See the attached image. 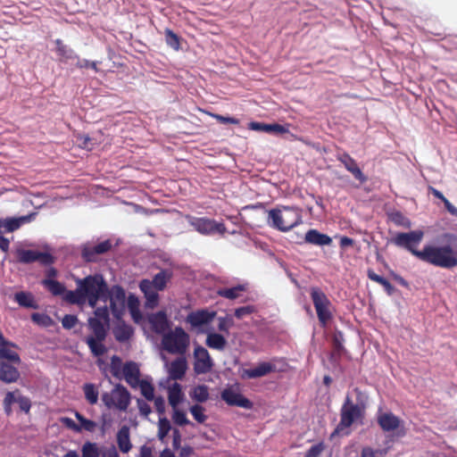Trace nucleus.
Segmentation results:
<instances>
[{
	"mask_svg": "<svg viewBox=\"0 0 457 457\" xmlns=\"http://www.w3.org/2000/svg\"><path fill=\"white\" fill-rule=\"evenodd\" d=\"M194 360V371L197 375L208 373L213 366L209 352L202 345L195 347Z\"/></svg>",
	"mask_w": 457,
	"mask_h": 457,
	"instance_id": "f8f14e48",
	"label": "nucleus"
},
{
	"mask_svg": "<svg viewBox=\"0 0 457 457\" xmlns=\"http://www.w3.org/2000/svg\"><path fill=\"white\" fill-rule=\"evenodd\" d=\"M170 423L165 417L160 418L158 421V437L160 440H163L170 430Z\"/></svg>",
	"mask_w": 457,
	"mask_h": 457,
	"instance_id": "c03bdc74",
	"label": "nucleus"
},
{
	"mask_svg": "<svg viewBox=\"0 0 457 457\" xmlns=\"http://www.w3.org/2000/svg\"><path fill=\"white\" fill-rule=\"evenodd\" d=\"M61 422L70 429H72L76 432L81 431V427H79V425L76 424L74 422V420L71 418L63 417L61 419Z\"/></svg>",
	"mask_w": 457,
	"mask_h": 457,
	"instance_id": "e2e57ef3",
	"label": "nucleus"
},
{
	"mask_svg": "<svg viewBox=\"0 0 457 457\" xmlns=\"http://www.w3.org/2000/svg\"><path fill=\"white\" fill-rule=\"evenodd\" d=\"M154 407L158 413L162 414L165 411V402L162 396L154 397Z\"/></svg>",
	"mask_w": 457,
	"mask_h": 457,
	"instance_id": "69168bd1",
	"label": "nucleus"
},
{
	"mask_svg": "<svg viewBox=\"0 0 457 457\" xmlns=\"http://www.w3.org/2000/svg\"><path fill=\"white\" fill-rule=\"evenodd\" d=\"M189 335L181 327H176L162 335V345L165 351L172 354H184L189 346Z\"/></svg>",
	"mask_w": 457,
	"mask_h": 457,
	"instance_id": "39448f33",
	"label": "nucleus"
},
{
	"mask_svg": "<svg viewBox=\"0 0 457 457\" xmlns=\"http://www.w3.org/2000/svg\"><path fill=\"white\" fill-rule=\"evenodd\" d=\"M54 44L56 46L55 51L60 62H67L69 60H75L78 58V54L73 51V49L64 45L62 40L58 38L54 41Z\"/></svg>",
	"mask_w": 457,
	"mask_h": 457,
	"instance_id": "bb28decb",
	"label": "nucleus"
},
{
	"mask_svg": "<svg viewBox=\"0 0 457 457\" xmlns=\"http://www.w3.org/2000/svg\"><path fill=\"white\" fill-rule=\"evenodd\" d=\"M367 276L371 280L381 285L388 295H392L395 289L392 284L385 278L378 275L373 270L369 269L367 270Z\"/></svg>",
	"mask_w": 457,
	"mask_h": 457,
	"instance_id": "c9c22d12",
	"label": "nucleus"
},
{
	"mask_svg": "<svg viewBox=\"0 0 457 457\" xmlns=\"http://www.w3.org/2000/svg\"><path fill=\"white\" fill-rule=\"evenodd\" d=\"M172 420L174 423H176L179 426H185L189 424V420L187 418L186 413L183 411H180L177 408L174 409Z\"/></svg>",
	"mask_w": 457,
	"mask_h": 457,
	"instance_id": "8fccbe9b",
	"label": "nucleus"
},
{
	"mask_svg": "<svg viewBox=\"0 0 457 457\" xmlns=\"http://www.w3.org/2000/svg\"><path fill=\"white\" fill-rule=\"evenodd\" d=\"M104 303L110 301V310L113 316L119 319L125 311L126 294L124 288L120 285L108 287Z\"/></svg>",
	"mask_w": 457,
	"mask_h": 457,
	"instance_id": "9d476101",
	"label": "nucleus"
},
{
	"mask_svg": "<svg viewBox=\"0 0 457 457\" xmlns=\"http://www.w3.org/2000/svg\"><path fill=\"white\" fill-rule=\"evenodd\" d=\"M390 276L392 277V278L397 282L398 284H400L401 286L404 287H409V284L408 282L399 274L394 272V271H391L390 272Z\"/></svg>",
	"mask_w": 457,
	"mask_h": 457,
	"instance_id": "338daca9",
	"label": "nucleus"
},
{
	"mask_svg": "<svg viewBox=\"0 0 457 457\" xmlns=\"http://www.w3.org/2000/svg\"><path fill=\"white\" fill-rule=\"evenodd\" d=\"M137 407L141 415L147 417L152 410L150 405L142 399H137Z\"/></svg>",
	"mask_w": 457,
	"mask_h": 457,
	"instance_id": "052dcab7",
	"label": "nucleus"
},
{
	"mask_svg": "<svg viewBox=\"0 0 457 457\" xmlns=\"http://www.w3.org/2000/svg\"><path fill=\"white\" fill-rule=\"evenodd\" d=\"M34 214H29L25 216H21L18 218L11 217L6 219H1L0 222V231L2 232V228L4 232L11 233L17 229H19L23 224L29 222Z\"/></svg>",
	"mask_w": 457,
	"mask_h": 457,
	"instance_id": "4be33fe9",
	"label": "nucleus"
},
{
	"mask_svg": "<svg viewBox=\"0 0 457 457\" xmlns=\"http://www.w3.org/2000/svg\"><path fill=\"white\" fill-rule=\"evenodd\" d=\"M211 117L214 118L217 121L221 124H239V120L234 117H225L220 114L207 112Z\"/></svg>",
	"mask_w": 457,
	"mask_h": 457,
	"instance_id": "864d4df0",
	"label": "nucleus"
},
{
	"mask_svg": "<svg viewBox=\"0 0 457 457\" xmlns=\"http://www.w3.org/2000/svg\"><path fill=\"white\" fill-rule=\"evenodd\" d=\"M393 220L398 225L410 227V221L401 212L395 213Z\"/></svg>",
	"mask_w": 457,
	"mask_h": 457,
	"instance_id": "0e129e2a",
	"label": "nucleus"
},
{
	"mask_svg": "<svg viewBox=\"0 0 457 457\" xmlns=\"http://www.w3.org/2000/svg\"><path fill=\"white\" fill-rule=\"evenodd\" d=\"M188 224L198 233L209 236L220 234L223 236L227 232V228L223 222H218L213 219L207 217H195L188 215L187 217Z\"/></svg>",
	"mask_w": 457,
	"mask_h": 457,
	"instance_id": "6e6552de",
	"label": "nucleus"
},
{
	"mask_svg": "<svg viewBox=\"0 0 457 457\" xmlns=\"http://www.w3.org/2000/svg\"><path fill=\"white\" fill-rule=\"evenodd\" d=\"M190 412L194 419L199 423H204L207 420V416L204 414V408L202 405H193L190 408Z\"/></svg>",
	"mask_w": 457,
	"mask_h": 457,
	"instance_id": "a18cd8bd",
	"label": "nucleus"
},
{
	"mask_svg": "<svg viewBox=\"0 0 457 457\" xmlns=\"http://www.w3.org/2000/svg\"><path fill=\"white\" fill-rule=\"evenodd\" d=\"M220 396L229 406H237L244 409H251L253 407V403L249 399L231 387L225 388L221 392Z\"/></svg>",
	"mask_w": 457,
	"mask_h": 457,
	"instance_id": "ddd939ff",
	"label": "nucleus"
},
{
	"mask_svg": "<svg viewBox=\"0 0 457 457\" xmlns=\"http://www.w3.org/2000/svg\"><path fill=\"white\" fill-rule=\"evenodd\" d=\"M75 417L79 422V427H81V430L85 429L88 432H94L97 427V424L90 420L86 419L82 414L79 411L75 412Z\"/></svg>",
	"mask_w": 457,
	"mask_h": 457,
	"instance_id": "a19ab883",
	"label": "nucleus"
},
{
	"mask_svg": "<svg viewBox=\"0 0 457 457\" xmlns=\"http://www.w3.org/2000/svg\"><path fill=\"white\" fill-rule=\"evenodd\" d=\"M168 400L170 405L173 409L177 408L179 403L183 400V393L179 383H173L172 386L169 388Z\"/></svg>",
	"mask_w": 457,
	"mask_h": 457,
	"instance_id": "f704fd0d",
	"label": "nucleus"
},
{
	"mask_svg": "<svg viewBox=\"0 0 457 457\" xmlns=\"http://www.w3.org/2000/svg\"><path fill=\"white\" fill-rule=\"evenodd\" d=\"M190 396L198 403H204L209 398L208 386L205 385H198L195 386L190 394Z\"/></svg>",
	"mask_w": 457,
	"mask_h": 457,
	"instance_id": "e433bc0d",
	"label": "nucleus"
},
{
	"mask_svg": "<svg viewBox=\"0 0 457 457\" xmlns=\"http://www.w3.org/2000/svg\"><path fill=\"white\" fill-rule=\"evenodd\" d=\"M377 422L384 432L395 431L399 428L403 423V421L391 411H378Z\"/></svg>",
	"mask_w": 457,
	"mask_h": 457,
	"instance_id": "f3484780",
	"label": "nucleus"
},
{
	"mask_svg": "<svg viewBox=\"0 0 457 457\" xmlns=\"http://www.w3.org/2000/svg\"><path fill=\"white\" fill-rule=\"evenodd\" d=\"M337 160L360 183L363 184L368 180V178L361 171L356 161L348 153L339 154Z\"/></svg>",
	"mask_w": 457,
	"mask_h": 457,
	"instance_id": "dca6fc26",
	"label": "nucleus"
},
{
	"mask_svg": "<svg viewBox=\"0 0 457 457\" xmlns=\"http://www.w3.org/2000/svg\"><path fill=\"white\" fill-rule=\"evenodd\" d=\"M172 275L171 270L167 269L162 270L154 276L153 280H150V283H153L151 286L159 291H162L165 289L167 283L172 278Z\"/></svg>",
	"mask_w": 457,
	"mask_h": 457,
	"instance_id": "c756f323",
	"label": "nucleus"
},
{
	"mask_svg": "<svg viewBox=\"0 0 457 457\" xmlns=\"http://www.w3.org/2000/svg\"><path fill=\"white\" fill-rule=\"evenodd\" d=\"M112 248L111 240H104L94 246H84L82 249V257L87 262H95L96 256L110 251Z\"/></svg>",
	"mask_w": 457,
	"mask_h": 457,
	"instance_id": "6ab92c4d",
	"label": "nucleus"
},
{
	"mask_svg": "<svg viewBox=\"0 0 457 457\" xmlns=\"http://www.w3.org/2000/svg\"><path fill=\"white\" fill-rule=\"evenodd\" d=\"M310 295L313 303L319 322L321 327L325 328L332 320L331 312L332 303L327 295L317 287L310 289Z\"/></svg>",
	"mask_w": 457,
	"mask_h": 457,
	"instance_id": "423d86ee",
	"label": "nucleus"
},
{
	"mask_svg": "<svg viewBox=\"0 0 457 457\" xmlns=\"http://www.w3.org/2000/svg\"><path fill=\"white\" fill-rule=\"evenodd\" d=\"M343 333L341 331H337L334 334L332 342L335 351L340 352L343 350Z\"/></svg>",
	"mask_w": 457,
	"mask_h": 457,
	"instance_id": "13d9d810",
	"label": "nucleus"
},
{
	"mask_svg": "<svg viewBox=\"0 0 457 457\" xmlns=\"http://www.w3.org/2000/svg\"><path fill=\"white\" fill-rule=\"evenodd\" d=\"M325 446L323 443L312 445L305 453V457H319L323 452Z\"/></svg>",
	"mask_w": 457,
	"mask_h": 457,
	"instance_id": "6e6d98bb",
	"label": "nucleus"
},
{
	"mask_svg": "<svg viewBox=\"0 0 457 457\" xmlns=\"http://www.w3.org/2000/svg\"><path fill=\"white\" fill-rule=\"evenodd\" d=\"M218 329L224 333H228V330L231 327L234 326V320L230 316L219 317L218 318Z\"/></svg>",
	"mask_w": 457,
	"mask_h": 457,
	"instance_id": "49530a36",
	"label": "nucleus"
},
{
	"mask_svg": "<svg viewBox=\"0 0 457 457\" xmlns=\"http://www.w3.org/2000/svg\"><path fill=\"white\" fill-rule=\"evenodd\" d=\"M14 301L21 307L37 309L38 305L36 303L34 296L29 292H17L14 295Z\"/></svg>",
	"mask_w": 457,
	"mask_h": 457,
	"instance_id": "7c9ffc66",
	"label": "nucleus"
},
{
	"mask_svg": "<svg viewBox=\"0 0 457 457\" xmlns=\"http://www.w3.org/2000/svg\"><path fill=\"white\" fill-rule=\"evenodd\" d=\"M304 240L306 243L315 245H328L332 243L329 236L320 233L317 229H310L306 232Z\"/></svg>",
	"mask_w": 457,
	"mask_h": 457,
	"instance_id": "393cba45",
	"label": "nucleus"
},
{
	"mask_svg": "<svg viewBox=\"0 0 457 457\" xmlns=\"http://www.w3.org/2000/svg\"><path fill=\"white\" fill-rule=\"evenodd\" d=\"M82 457H99V449L96 443L87 442L83 445Z\"/></svg>",
	"mask_w": 457,
	"mask_h": 457,
	"instance_id": "79ce46f5",
	"label": "nucleus"
},
{
	"mask_svg": "<svg viewBox=\"0 0 457 457\" xmlns=\"http://www.w3.org/2000/svg\"><path fill=\"white\" fill-rule=\"evenodd\" d=\"M12 348H17V345L13 343H12V345H0V361L20 365L21 362L20 355L17 352L12 350Z\"/></svg>",
	"mask_w": 457,
	"mask_h": 457,
	"instance_id": "a878e982",
	"label": "nucleus"
},
{
	"mask_svg": "<svg viewBox=\"0 0 457 457\" xmlns=\"http://www.w3.org/2000/svg\"><path fill=\"white\" fill-rule=\"evenodd\" d=\"M78 322V318L75 315L66 314L62 320V327L66 329L72 328Z\"/></svg>",
	"mask_w": 457,
	"mask_h": 457,
	"instance_id": "4d7b16f0",
	"label": "nucleus"
},
{
	"mask_svg": "<svg viewBox=\"0 0 457 457\" xmlns=\"http://www.w3.org/2000/svg\"><path fill=\"white\" fill-rule=\"evenodd\" d=\"M187 369V361L184 357H179L172 361L169 368L170 378L173 380L182 379Z\"/></svg>",
	"mask_w": 457,
	"mask_h": 457,
	"instance_id": "b1692460",
	"label": "nucleus"
},
{
	"mask_svg": "<svg viewBox=\"0 0 457 457\" xmlns=\"http://www.w3.org/2000/svg\"><path fill=\"white\" fill-rule=\"evenodd\" d=\"M42 285L53 295H62L66 294L69 290H66L63 284L61 282L52 279V278H45L42 280Z\"/></svg>",
	"mask_w": 457,
	"mask_h": 457,
	"instance_id": "473e14b6",
	"label": "nucleus"
},
{
	"mask_svg": "<svg viewBox=\"0 0 457 457\" xmlns=\"http://www.w3.org/2000/svg\"><path fill=\"white\" fill-rule=\"evenodd\" d=\"M120 363H121V361L118 356L113 355L112 357L111 371L114 377H119V375H120Z\"/></svg>",
	"mask_w": 457,
	"mask_h": 457,
	"instance_id": "680f3d73",
	"label": "nucleus"
},
{
	"mask_svg": "<svg viewBox=\"0 0 457 457\" xmlns=\"http://www.w3.org/2000/svg\"><path fill=\"white\" fill-rule=\"evenodd\" d=\"M424 237L420 229L410 232L397 233L392 242L408 250L420 261L435 267L452 270L457 267V234L445 232L441 239L446 244L444 245H426L421 250L418 247Z\"/></svg>",
	"mask_w": 457,
	"mask_h": 457,
	"instance_id": "f257e3e1",
	"label": "nucleus"
},
{
	"mask_svg": "<svg viewBox=\"0 0 457 457\" xmlns=\"http://www.w3.org/2000/svg\"><path fill=\"white\" fill-rule=\"evenodd\" d=\"M276 360L273 359L271 361H262L260 362L253 369H245L242 371L243 378H257L261 377H264L271 372L280 371L281 370L278 369L276 364L274 363Z\"/></svg>",
	"mask_w": 457,
	"mask_h": 457,
	"instance_id": "4468645a",
	"label": "nucleus"
},
{
	"mask_svg": "<svg viewBox=\"0 0 457 457\" xmlns=\"http://www.w3.org/2000/svg\"><path fill=\"white\" fill-rule=\"evenodd\" d=\"M253 128H262L266 132H273L276 134H284L288 132V129L278 123L274 124H261V123H253Z\"/></svg>",
	"mask_w": 457,
	"mask_h": 457,
	"instance_id": "ea45409f",
	"label": "nucleus"
},
{
	"mask_svg": "<svg viewBox=\"0 0 457 457\" xmlns=\"http://www.w3.org/2000/svg\"><path fill=\"white\" fill-rule=\"evenodd\" d=\"M138 385L144 397L148 401H153L154 398V387L153 385L145 380H141Z\"/></svg>",
	"mask_w": 457,
	"mask_h": 457,
	"instance_id": "37998d69",
	"label": "nucleus"
},
{
	"mask_svg": "<svg viewBox=\"0 0 457 457\" xmlns=\"http://www.w3.org/2000/svg\"><path fill=\"white\" fill-rule=\"evenodd\" d=\"M17 366L16 364H12V362L0 361V381L5 384L17 382L21 377Z\"/></svg>",
	"mask_w": 457,
	"mask_h": 457,
	"instance_id": "a211bd4d",
	"label": "nucleus"
},
{
	"mask_svg": "<svg viewBox=\"0 0 457 457\" xmlns=\"http://www.w3.org/2000/svg\"><path fill=\"white\" fill-rule=\"evenodd\" d=\"M85 398L90 404H96L98 401V391L94 384L87 383L83 386Z\"/></svg>",
	"mask_w": 457,
	"mask_h": 457,
	"instance_id": "4c0bfd02",
	"label": "nucleus"
},
{
	"mask_svg": "<svg viewBox=\"0 0 457 457\" xmlns=\"http://www.w3.org/2000/svg\"><path fill=\"white\" fill-rule=\"evenodd\" d=\"M255 312H256V309L253 305H246V306H242V307L237 308L235 310L234 314L237 319H242L245 316L250 315Z\"/></svg>",
	"mask_w": 457,
	"mask_h": 457,
	"instance_id": "5fc2aeb1",
	"label": "nucleus"
},
{
	"mask_svg": "<svg viewBox=\"0 0 457 457\" xmlns=\"http://www.w3.org/2000/svg\"><path fill=\"white\" fill-rule=\"evenodd\" d=\"M102 457H120V455L116 448L114 446H112L103 453Z\"/></svg>",
	"mask_w": 457,
	"mask_h": 457,
	"instance_id": "774afa93",
	"label": "nucleus"
},
{
	"mask_svg": "<svg viewBox=\"0 0 457 457\" xmlns=\"http://www.w3.org/2000/svg\"><path fill=\"white\" fill-rule=\"evenodd\" d=\"M216 314V312L209 311L207 309L196 310L188 313L187 316V322L193 328H199L204 325L210 324L215 318Z\"/></svg>",
	"mask_w": 457,
	"mask_h": 457,
	"instance_id": "2eb2a0df",
	"label": "nucleus"
},
{
	"mask_svg": "<svg viewBox=\"0 0 457 457\" xmlns=\"http://www.w3.org/2000/svg\"><path fill=\"white\" fill-rule=\"evenodd\" d=\"M17 260L21 263H32L38 262L42 265H51L54 258L48 253L38 252L29 249H18L16 252Z\"/></svg>",
	"mask_w": 457,
	"mask_h": 457,
	"instance_id": "9b49d317",
	"label": "nucleus"
},
{
	"mask_svg": "<svg viewBox=\"0 0 457 457\" xmlns=\"http://www.w3.org/2000/svg\"><path fill=\"white\" fill-rule=\"evenodd\" d=\"M164 35L166 44L172 49L179 51L180 49L179 37L170 29H165Z\"/></svg>",
	"mask_w": 457,
	"mask_h": 457,
	"instance_id": "58836bf2",
	"label": "nucleus"
},
{
	"mask_svg": "<svg viewBox=\"0 0 457 457\" xmlns=\"http://www.w3.org/2000/svg\"><path fill=\"white\" fill-rule=\"evenodd\" d=\"M148 321L152 330L156 334L163 335L169 328V320L163 311L151 314L148 317Z\"/></svg>",
	"mask_w": 457,
	"mask_h": 457,
	"instance_id": "412c9836",
	"label": "nucleus"
},
{
	"mask_svg": "<svg viewBox=\"0 0 457 457\" xmlns=\"http://www.w3.org/2000/svg\"><path fill=\"white\" fill-rule=\"evenodd\" d=\"M76 140L79 145L84 149L92 150L94 148L92 138L87 135L79 134L76 137Z\"/></svg>",
	"mask_w": 457,
	"mask_h": 457,
	"instance_id": "09e8293b",
	"label": "nucleus"
},
{
	"mask_svg": "<svg viewBox=\"0 0 457 457\" xmlns=\"http://www.w3.org/2000/svg\"><path fill=\"white\" fill-rule=\"evenodd\" d=\"M247 290V286L245 284H238L232 287H224L217 290V295L228 300H235L241 296L242 293Z\"/></svg>",
	"mask_w": 457,
	"mask_h": 457,
	"instance_id": "cd10ccee",
	"label": "nucleus"
},
{
	"mask_svg": "<svg viewBox=\"0 0 457 457\" xmlns=\"http://www.w3.org/2000/svg\"><path fill=\"white\" fill-rule=\"evenodd\" d=\"M126 382L132 387L138 386L140 379V371L138 365L134 361L126 362L122 369Z\"/></svg>",
	"mask_w": 457,
	"mask_h": 457,
	"instance_id": "5701e85b",
	"label": "nucleus"
},
{
	"mask_svg": "<svg viewBox=\"0 0 457 457\" xmlns=\"http://www.w3.org/2000/svg\"><path fill=\"white\" fill-rule=\"evenodd\" d=\"M269 225L282 232H287L302 223L301 210L295 207L281 206L268 212Z\"/></svg>",
	"mask_w": 457,
	"mask_h": 457,
	"instance_id": "20e7f679",
	"label": "nucleus"
},
{
	"mask_svg": "<svg viewBox=\"0 0 457 457\" xmlns=\"http://www.w3.org/2000/svg\"><path fill=\"white\" fill-rule=\"evenodd\" d=\"M75 60H77L76 62V67L79 68V69H92L94 70L96 72H98L99 70L97 68V62H90L87 59H80L79 56L78 55V58H76Z\"/></svg>",
	"mask_w": 457,
	"mask_h": 457,
	"instance_id": "3c124183",
	"label": "nucleus"
},
{
	"mask_svg": "<svg viewBox=\"0 0 457 457\" xmlns=\"http://www.w3.org/2000/svg\"><path fill=\"white\" fill-rule=\"evenodd\" d=\"M133 328L124 322L119 323L113 329L115 339L120 343L128 341L133 336Z\"/></svg>",
	"mask_w": 457,
	"mask_h": 457,
	"instance_id": "2f4dec72",
	"label": "nucleus"
},
{
	"mask_svg": "<svg viewBox=\"0 0 457 457\" xmlns=\"http://www.w3.org/2000/svg\"><path fill=\"white\" fill-rule=\"evenodd\" d=\"M17 403L21 411H25L26 413H28L29 411L30 407H31V403L28 397L20 395L17 398Z\"/></svg>",
	"mask_w": 457,
	"mask_h": 457,
	"instance_id": "bf43d9fd",
	"label": "nucleus"
},
{
	"mask_svg": "<svg viewBox=\"0 0 457 457\" xmlns=\"http://www.w3.org/2000/svg\"><path fill=\"white\" fill-rule=\"evenodd\" d=\"M117 444L120 452L127 453L130 451L132 445L129 438V428L122 426L117 433Z\"/></svg>",
	"mask_w": 457,
	"mask_h": 457,
	"instance_id": "c85d7f7f",
	"label": "nucleus"
},
{
	"mask_svg": "<svg viewBox=\"0 0 457 457\" xmlns=\"http://www.w3.org/2000/svg\"><path fill=\"white\" fill-rule=\"evenodd\" d=\"M76 283L77 288L63 296L68 303L83 305L87 303L91 308H96L98 301H104L108 285L102 275H88Z\"/></svg>",
	"mask_w": 457,
	"mask_h": 457,
	"instance_id": "f03ea898",
	"label": "nucleus"
},
{
	"mask_svg": "<svg viewBox=\"0 0 457 457\" xmlns=\"http://www.w3.org/2000/svg\"><path fill=\"white\" fill-rule=\"evenodd\" d=\"M102 401L108 409L127 411L131 402V395L124 386L117 384L110 392L102 395Z\"/></svg>",
	"mask_w": 457,
	"mask_h": 457,
	"instance_id": "0eeeda50",
	"label": "nucleus"
},
{
	"mask_svg": "<svg viewBox=\"0 0 457 457\" xmlns=\"http://www.w3.org/2000/svg\"><path fill=\"white\" fill-rule=\"evenodd\" d=\"M94 317L87 320L91 334L86 337L83 341L87 345L95 357H100L107 352L104 341L108 335L110 322L109 309L107 306L97 307L94 311Z\"/></svg>",
	"mask_w": 457,
	"mask_h": 457,
	"instance_id": "7ed1b4c3",
	"label": "nucleus"
},
{
	"mask_svg": "<svg viewBox=\"0 0 457 457\" xmlns=\"http://www.w3.org/2000/svg\"><path fill=\"white\" fill-rule=\"evenodd\" d=\"M31 320L33 322L45 327L49 326L52 322V320L48 315L38 312L32 313Z\"/></svg>",
	"mask_w": 457,
	"mask_h": 457,
	"instance_id": "603ef678",
	"label": "nucleus"
},
{
	"mask_svg": "<svg viewBox=\"0 0 457 457\" xmlns=\"http://www.w3.org/2000/svg\"><path fill=\"white\" fill-rule=\"evenodd\" d=\"M205 344L208 347L221 351L226 347V338L218 333H209L206 337Z\"/></svg>",
	"mask_w": 457,
	"mask_h": 457,
	"instance_id": "72a5a7b5",
	"label": "nucleus"
},
{
	"mask_svg": "<svg viewBox=\"0 0 457 457\" xmlns=\"http://www.w3.org/2000/svg\"><path fill=\"white\" fill-rule=\"evenodd\" d=\"M361 417V409L358 404L352 402L349 396L346 397L340 413V421L336 431L340 432L350 428L353 423Z\"/></svg>",
	"mask_w": 457,
	"mask_h": 457,
	"instance_id": "1a4fd4ad",
	"label": "nucleus"
},
{
	"mask_svg": "<svg viewBox=\"0 0 457 457\" xmlns=\"http://www.w3.org/2000/svg\"><path fill=\"white\" fill-rule=\"evenodd\" d=\"M386 454V449L373 450L371 447H363L361 457H384Z\"/></svg>",
	"mask_w": 457,
	"mask_h": 457,
	"instance_id": "de8ad7c7",
	"label": "nucleus"
},
{
	"mask_svg": "<svg viewBox=\"0 0 457 457\" xmlns=\"http://www.w3.org/2000/svg\"><path fill=\"white\" fill-rule=\"evenodd\" d=\"M149 279H143L139 283V288L144 294L145 298V305L148 308L154 309L158 305L159 294L155 287H152Z\"/></svg>",
	"mask_w": 457,
	"mask_h": 457,
	"instance_id": "aec40b11",
	"label": "nucleus"
}]
</instances>
